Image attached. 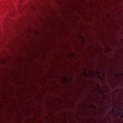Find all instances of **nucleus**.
<instances>
[{
  "label": "nucleus",
  "instance_id": "obj_1",
  "mask_svg": "<svg viewBox=\"0 0 123 123\" xmlns=\"http://www.w3.org/2000/svg\"><path fill=\"white\" fill-rule=\"evenodd\" d=\"M83 75L85 76H86L87 75V74L86 72H84L83 74Z\"/></svg>",
  "mask_w": 123,
  "mask_h": 123
},
{
  "label": "nucleus",
  "instance_id": "obj_2",
  "mask_svg": "<svg viewBox=\"0 0 123 123\" xmlns=\"http://www.w3.org/2000/svg\"><path fill=\"white\" fill-rule=\"evenodd\" d=\"M114 108L112 109V111H113V113H114Z\"/></svg>",
  "mask_w": 123,
  "mask_h": 123
},
{
  "label": "nucleus",
  "instance_id": "obj_3",
  "mask_svg": "<svg viewBox=\"0 0 123 123\" xmlns=\"http://www.w3.org/2000/svg\"><path fill=\"white\" fill-rule=\"evenodd\" d=\"M98 77L99 78H101L100 76H98Z\"/></svg>",
  "mask_w": 123,
  "mask_h": 123
},
{
  "label": "nucleus",
  "instance_id": "obj_4",
  "mask_svg": "<svg viewBox=\"0 0 123 123\" xmlns=\"http://www.w3.org/2000/svg\"><path fill=\"white\" fill-rule=\"evenodd\" d=\"M97 85H98V87H99V85H98V84H97Z\"/></svg>",
  "mask_w": 123,
  "mask_h": 123
},
{
  "label": "nucleus",
  "instance_id": "obj_5",
  "mask_svg": "<svg viewBox=\"0 0 123 123\" xmlns=\"http://www.w3.org/2000/svg\"><path fill=\"white\" fill-rule=\"evenodd\" d=\"M117 78H118V77H119V76H117Z\"/></svg>",
  "mask_w": 123,
  "mask_h": 123
},
{
  "label": "nucleus",
  "instance_id": "obj_6",
  "mask_svg": "<svg viewBox=\"0 0 123 123\" xmlns=\"http://www.w3.org/2000/svg\"><path fill=\"white\" fill-rule=\"evenodd\" d=\"M108 17H109V15H108Z\"/></svg>",
  "mask_w": 123,
  "mask_h": 123
}]
</instances>
